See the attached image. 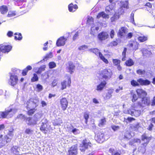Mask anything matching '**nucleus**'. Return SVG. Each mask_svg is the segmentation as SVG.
Listing matches in <instances>:
<instances>
[{"label":"nucleus","instance_id":"obj_1","mask_svg":"<svg viewBox=\"0 0 155 155\" xmlns=\"http://www.w3.org/2000/svg\"><path fill=\"white\" fill-rule=\"evenodd\" d=\"M38 98H31L24 103V105L28 110L31 108H36L38 106Z\"/></svg>","mask_w":155,"mask_h":155},{"label":"nucleus","instance_id":"obj_2","mask_svg":"<svg viewBox=\"0 0 155 155\" xmlns=\"http://www.w3.org/2000/svg\"><path fill=\"white\" fill-rule=\"evenodd\" d=\"M89 51L94 53L96 55L98 56L106 64H108V61L105 58L102 54L99 51L98 49L97 48H91L89 50Z\"/></svg>","mask_w":155,"mask_h":155},{"label":"nucleus","instance_id":"obj_3","mask_svg":"<svg viewBox=\"0 0 155 155\" xmlns=\"http://www.w3.org/2000/svg\"><path fill=\"white\" fill-rule=\"evenodd\" d=\"M18 118L23 119L24 120H25L28 124L29 125H35L37 123V121L34 118V119H32L31 117H27L22 114H20L18 116Z\"/></svg>","mask_w":155,"mask_h":155},{"label":"nucleus","instance_id":"obj_4","mask_svg":"<svg viewBox=\"0 0 155 155\" xmlns=\"http://www.w3.org/2000/svg\"><path fill=\"white\" fill-rule=\"evenodd\" d=\"M112 74V71L110 69H105L101 72L102 77L107 80L111 78Z\"/></svg>","mask_w":155,"mask_h":155},{"label":"nucleus","instance_id":"obj_5","mask_svg":"<svg viewBox=\"0 0 155 155\" xmlns=\"http://www.w3.org/2000/svg\"><path fill=\"white\" fill-rule=\"evenodd\" d=\"M18 81V78L17 75L13 74H10V78L8 81L9 84L14 86L17 84Z\"/></svg>","mask_w":155,"mask_h":155},{"label":"nucleus","instance_id":"obj_6","mask_svg":"<svg viewBox=\"0 0 155 155\" xmlns=\"http://www.w3.org/2000/svg\"><path fill=\"white\" fill-rule=\"evenodd\" d=\"M124 113L125 114H129L132 116L138 117L140 115L141 111L140 110H136L134 109H127V110H125L124 111Z\"/></svg>","mask_w":155,"mask_h":155},{"label":"nucleus","instance_id":"obj_7","mask_svg":"<svg viewBox=\"0 0 155 155\" xmlns=\"http://www.w3.org/2000/svg\"><path fill=\"white\" fill-rule=\"evenodd\" d=\"M95 138L97 141L100 143H102L105 140H107V138H106L105 136H104V134L100 132L95 136Z\"/></svg>","mask_w":155,"mask_h":155},{"label":"nucleus","instance_id":"obj_8","mask_svg":"<svg viewBox=\"0 0 155 155\" xmlns=\"http://www.w3.org/2000/svg\"><path fill=\"white\" fill-rule=\"evenodd\" d=\"M77 153L78 146L77 144H75L69 149L67 155H76Z\"/></svg>","mask_w":155,"mask_h":155},{"label":"nucleus","instance_id":"obj_9","mask_svg":"<svg viewBox=\"0 0 155 155\" xmlns=\"http://www.w3.org/2000/svg\"><path fill=\"white\" fill-rule=\"evenodd\" d=\"M17 111V110L15 109H10L5 110V113L6 114V118H9L12 117Z\"/></svg>","mask_w":155,"mask_h":155},{"label":"nucleus","instance_id":"obj_10","mask_svg":"<svg viewBox=\"0 0 155 155\" xmlns=\"http://www.w3.org/2000/svg\"><path fill=\"white\" fill-rule=\"evenodd\" d=\"M60 103L62 110H65L68 107V102L67 99L63 97L60 99Z\"/></svg>","mask_w":155,"mask_h":155},{"label":"nucleus","instance_id":"obj_11","mask_svg":"<svg viewBox=\"0 0 155 155\" xmlns=\"http://www.w3.org/2000/svg\"><path fill=\"white\" fill-rule=\"evenodd\" d=\"M97 37L99 40L102 41L107 39L109 37V35L107 32H102L98 34Z\"/></svg>","mask_w":155,"mask_h":155},{"label":"nucleus","instance_id":"obj_12","mask_svg":"<svg viewBox=\"0 0 155 155\" xmlns=\"http://www.w3.org/2000/svg\"><path fill=\"white\" fill-rule=\"evenodd\" d=\"M67 39L62 36L59 38L57 41L56 45L58 46H61L64 45Z\"/></svg>","mask_w":155,"mask_h":155},{"label":"nucleus","instance_id":"obj_13","mask_svg":"<svg viewBox=\"0 0 155 155\" xmlns=\"http://www.w3.org/2000/svg\"><path fill=\"white\" fill-rule=\"evenodd\" d=\"M71 84V80L70 78H68L67 81H64L61 84V89L63 90L66 88V87L70 86Z\"/></svg>","mask_w":155,"mask_h":155},{"label":"nucleus","instance_id":"obj_14","mask_svg":"<svg viewBox=\"0 0 155 155\" xmlns=\"http://www.w3.org/2000/svg\"><path fill=\"white\" fill-rule=\"evenodd\" d=\"M139 84V85L142 86H147L149 85L150 82L147 79H143L142 78H139L137 80Z\"/></svg>","mask_w":155,"mask_h":155},{"label":"nucleus","instance_id":"obj_15","mask_svg":"<svg viewBox=\"0 0 155 155\" xmlns=\"http://www.w3.org/2000/svg\"><path fill=\"white\" fill-rule=\"evenodd\" d=\"M139 44L136 41H134L130 43L128 45V46L131 49L136 50L138 48Z\"/></svg>","mask_w":155,"mask_h":155},{"label":"nucleus","instance_id":"obj_16","mask_svg":"<svg viewBox=\"0 0 155 155\" xmlns=\"http://www.w3.org/2000/svg\"><path fill=\"white\" fill-rule=\"evenodd\" d=\"M138 95L139 97H145L147 95V93L142 89H138L136 90Z\"/></svg>","mask_w":155,"mask_h":155},{"label":"nucleus","instance_id":"obj_17","mask_svg":"<svg viewBox=\"0 0 155 155\" xmlns=\"http://www.w3.org/2000/svg\"><path fill=\"white\" fill-rule=\"evenodd\" d=\"M142 103L140 104V106L144 107L146 105H148L150 103V100L149 98L145 97H142Z\"/></svg>","mask_w":155,"mask_h":155},{"label":"nucleus","instance_id":"obj_18","mask_svg":"<svg viewBox=\"0 0 155 155\" xmlns=\"http://www.w3.org/2000/svg\"><path fill=\"white\" fill-rule=\"evenodd\" d=\"M12 47L9 45L2 46L1 47L0 51L2 52H8L12 49Z\"/></svg>","mask_w":155,"mask_h":155},{"label":"nucleus","instance_id":"obj_19","mask_svg":"<svg viewBox=\"0 0 155 155\" xmlns=\"http://www.w3.org/2000/svg\"><path fill=\"white\" fill-rule=\"evenodd\" d=\"M75 66L73 63L71 62H69L68 63V66L67 67V71L70 72L71 74L73 73L74 71Z\"/></svg>","mask_w":155,"mask_h":155},{"label":"nucleus","instance_id":"obj_20","mask_svg":"<svg viewBox=\"0 0 155 155\" xmlns=\"http://www.w3.org/2000/svg\"><path fill=\"white\" fill-rule=\"evenodd\" d=\"M106 84V81H105L101 82L100 84L97 85L96 90L98 91H101L104 89Z\"/></svg>","mask_w":155,"mask_h":155},{"label":"nucleus","instance_id":"obj_21","mask_svg":"<svg viewBox=\"0 0 155 155\" xmlns=\"http://www.w3.org/2000/svg\"><path fill=\"white\" fill-rule=\"evenodd\" d=\"M127 29L125 27H123L121 28L119 30V31L117 34L119 37H120L123 36L124 34L127 32Z\"/></svg>","mask_w":155,"mask_h":155},{"label":"nucleus","instance_id":"obj_22","mask_svg":"<svg viewBox=\"0 0 155 155\" xmlns=\"http://www.w3.org/2000/svg\"><path fill=\"white\" fill-rule=\"evenodd\" d=\"M101 17L105 19H108L109 18V15L106 14L104 12H100L97 16V18H99Z\"/></svg>","mask_w":155,"mask_h":155},{"label":"nucleus","instance_id":"obj_23","mask_svg":"<svg viewBox=\"0 0 155 155\" xmlns=\"http://www.w3.org/2000/svg\"><path fill=\"white\" fill-rule=\"evenodd\" d=\"M68 9L70 12H74L78 8L77 5H73L72 3L68 5Z\"/></svg>","mask_w":155,"mask_h":155},{"label":"nucleus","instance_id":"obj_24","mask_svg":"<svg viewBox=\"0 0 155 155\" xmlns=\"http://www.w3.org/2000/svg\"><path fill=\"white\" fill-rule=\"evenodd\" d=\"M142 139L145 142V143H143V145L145 146H147L150 140L149 138L147 137L145 134H143L142 136Z\"/></svg>","mask_w":155,"mask_h":155},{"label":"nucleus","instance_id":"obj_25","mask_svg":"<svg viewBox=\"0 0 155 155\" xmlns=\"http://www.w3.org/2000/svg\"><path fill=\"white\" fill-rule=\"evenodd\" d=\"M8 11L7 7L5 5H2L0 6V12L2 14L6 13Z\"/></svg>","mask_w":155,"mask_h":155},{"label":"nucleus","instance_id":"obj_26","mask_svg":"<svg viewBox=\"0 0 155 155\" xmlns=\"http://www.w3.org/2000/svg\"><path fill=\"white\" fill-rule=\"evenodd\" d=\"M32 69V67L31 66L28 65L27 67L24 69L22 71V74L23 75L25 76L27 74L28 71L31 70Z\"/></svg>","mask_w":155,"mask_h":155},{"label":"nucleus","instance_id":"obj_27","mask_svg":"<svg viewBox=\"0 0 155 155\" xmlns=\"http://www.w3.org/2000/svg\"><path fill=\"white\" fill-rule=\"evenodd\" d=\"M47 127V124H42L40 128L41 130L45 134L47 133L48 130V129Z\"/></svg>","mask_w":155,"mask_h":155},{"label":"nucleus","instance_id":"obj_28","mask_svg":"<svg viewBox=\"0 0 155 155\" xmlns=\"http://www.w3.org/2000/svg\"><path fill=\"white\" fill-rule=\"evenodd\" d=\"M138 40L140 42H143L147 40V36L141 35L138 38Z\"/></svg>","mask_w":155,"mask_h":155},{"label":"nucleus","instance_id":"obj_29","mask_svg":"<svg viewBox=\"0 0 155 155\" xmlns=\"http://www.w3.org/2000/svg\"><path fill=\"white\" fill-rule=\"evenodd\" d=\"M141 51L143 55L146 56L149 55L152 53L150 51H148L145 48L142 49Z\"/></svg>","mask_w":155,"mask_h":155},{"label":"nucleus","instance_id":"obj_30","mask_svg":"<svg viewBox=\"0 0 155 155\" xmlns=\"http://www.w3.org/2000/svg\"><path fill=\"white\" fill-rule=\"evenodd\" d=\"M106 121L104 117L101 119L99 121L98 125L99 127H101L106 124Z\"/></svg>","mask_w":155,"mask_h":155},{"label":"nucleus","instance_id":"obj_31","mask_svg":"<svg viewBox=\"0 0 155 155\" xmlns=\"http://www.w3.org/2000/svg\"><path fill=\"white\" fill-rule=\"evenodd\" d=\"M82 144L84 147L86 148H88L91 147V143L89 142H87V141L85 140L83 141Z\"/></svg>","mask_w":155,"mask_h":155},{"label":"nucleus","instance_id":"obj_32","mask_svg":"<svg viewBox=\"0 0 155 155\" xmlns=\"http://www.w3.org/2000/svg\"><path fill=\"white\" fill-rule=\"evenodd\" d=\"M105 11L108 15H110L113 12L112 7L110 6H107L105 8Z\"/></svg>","mask_w":155,"mask_h":155},{"label":"nucleus","instance_id":"obj_33","mask_svg":"<svg viewBox=\"0 0 155 155\" xmlns=\"http://www.w3.org/2000/svg\"><path fill=\"white\" fill-rule=\"evenodd\" d=\"M53 123L55 126L60 125L62 123V120L60 118H58V119L55 120Z\"/></svg>","mask_w":155,"mask_h":155},{"label":"nucleus","instance_id":"obj_34","mask_svg":"<svg viewBox=\"0 0 155 155\" xmlns=\"http://www.w3.org/2000/svg\"><path fill=\"white\" fill-rule=\"evenodd\" d=\"M42 116V115L40 113H37L35 114L34 118L37 121L39 120Z\"/></svg>","mask_w":155,"mask_h":155},{"label":"nucleus","instance_id":"obj_35","mask_svg":"<svg viewBox=\"0 0 155 155\" xmlns=\"http://www.w3.org/2000/svg\"><path fill=\"white\" fill-rule=\"evenodd\" d=\"M125 64L128 66H131L134 64L133 60L131 59H129L126 61Z\"/></svg>","mask_w":155,"mask_h":155},{"label":"nucleus","instance_id":"obj_36","mask_svg":"<svg viewBox=\"0 0 155 155\" xmlns=\"http://www.w3.org/2000/svg\"><path fill=\"white\" fill-rule=\"evenodd\" d=\"M18 148L17 146L13 147L11 149V151L13 153L17 154L18 152Z\"/></svg>","mask_w":155,"mask_h":155},{"label":"nucleus","instance_id":"obj_37","mask_svg":"<svg viewBox=\"0 0 155 155\" xmlns=\"http://www.w3.org/2000/svg\"><path fill=\"white\" fill-rule=\"evenodd\" d=\"M14 35H17L15 37V40H20L22 39V37L21 34L15 33Z\"/></svg>","mask_w":155,"mask_h":155},{"label":"nucleus","instance_id":"obj_38","mask_svg":"<svg viewBox=\"0 0 155 155\" xmlns=\"http://www.w3.org/2000/svg\"><path fill=\"white\" fill-rule=\"evenodd\" d=\"M28 114L30 116L32 115L36 110L35 108H32L28 109Z\"/></svg>","mask_w":155,"mask_h":155},{"label":"nucleus","instance_id":"obj_39","mask_svg":"<svg viewBox=\"0 0 155 155\" xmlns=\"http://www.w3.org/2000/svg\"><path fill=\"white\" fill-rule=\"evenodd\" d=\"M45 65H43L41 66L40 67L38 71L36 72L38 74H40L42 72L44 71L45 70Z\"/></svg>","mask_w":155,"mask_h":155},{"label":"nucleus","instance_id":"obj_40","mask_svg":"<svg viewBox=\"0 0 155 155\" xmlns=\"http://www.w3.org/2000/svg\"><path fill=\"white\" fill-rule=\"evenodd\" d=\"M38 78L37 75L36 74H34L32 78L31 79V82H34L38 81Z\"/></svg>","mask_w":155,"mask_h":155},{"label":"nucleus","instance_id":"obj_41","mask_svg":"<svg viewBox=\"0 0 155 155\" xmlns=\"http://www.w3.org/2000/svg\"><path fill=\"white\" fill-rule=\"evenodd\" d=\"M140 127V123H137L136 124H133L131 126V127L134 130H137Z\"/></svg>","mask_w":155,"mask_h":155},{"label":"nucleus","instance_id":"obj_42","mask_svg":"<svg viewBox=\"0 0 155 155\" xmlns=\"http://www.w3.org/2000/svg\"><path fill=\"white\" fill-rule=\"evenodd\" d=\"M140 143V140L139 139H134L133 140H132L130 142L129 144L131 145H133L135 143Z\"/></svg>","mask_w":155,"mask_h":155},{"label":"nucleus","instance_id":"obj_43","mask_svg":"<svg viewBox=\"0 0 155 155\" xmlns=\"http://www.w3.org/2000/svg\"><path fill=\"white\" fill-rule=\"evenodd\" d=\"M33 132V130L29 128H27L25 131V133L29 135L32 134Z\"/></svg>","mask_w":155,"mask_h":155},{"label":"nucleus","instance_id":"obj_44","mask_svg":"<svg viewBox=\"0 0 155 155\" xmlns=\"http://www.w3.org/2000/svg\"><path fill=\"white\" fill-rule=\"evenodd\" d=\"M42 77L43 79L45 80L48 78L49 76L48 74V72H45L43 74H42Z\"/></svg>","mask_w":155,"mask_h":155},{"label":"nucleus","instance_id":"obj_45","mask_svg":"<svg viewBox=\"0 0 155 155\" xmlns=\"http://www.w3.org/2000/svg\"><path fill=\"white\" fill-rule=\"evenodd\" d=\"M93 22V18L90 16H89L87 20V23L91 25Z\"/></svg>","mask_w":155,"mask_h":155},{"label":"nucleus","instance_id":"obj_46","mask_svg":"<svg viewBox=\"0 0 155 155\" xmlns=\"http://www.w3.org/2000/svg\"><path fill=\"white\" fill-rule=\"evenodd\" d=\"M131 84L133 86H139V84L138 82V81H136L134 80H132L131 81Z\"/></svg>","mask_w":155,"mask_h":155},{"label":"nucleus","instance_id":"obj_47","mask_svg":"<svg viewBox=\"0 0 155 155\" xmlns=\"http://www.w3.org/2000/svg\"><path fill=\"white\" fill-rule=\"evenodd\" d=\"M137 73L139 75H143L145 73V71L144 70L139 69L137 71Z\"/></svg>","mask_w":155,"mask_h":155},{"label":"nucleus","instance_id":"obj_48","mask_svg":"<svg viewBox=\"0 0 155 155\" xmlns=\"http://www.w3.org/2000/svg\"><path fill=\"white\" fill-rule=\"evenodd\" d=\"M127 51V48H124L123 51L122 52V60L123 61H124L126 60V53Z\"/></svg>","mask_w":155,"mask_h":155},{"label":"nucleus","instance_id":"obj_49","mask_svg":"<svg viewBox=\"0 0 155 155\" xmlns=\"http://www.w3.org/2000/svg\"><path fill=\"white\" fill-rule=\"evenodd\" d=\"M16 12L15 11H9L8 12V17H12L15 16L16 15Z\"/></svg>","mask_w":155,"mask_h":155},{"label":"nucleus","instance_id":"obj_50","mask_svg":"<svg viewBox=\"0 0 155 155\" xmlns=\"http://www.w3.org/2000/svg\"><path fill=\"white\" fill-rule=\"evenodd\" d=\"M88 48V47L87 45H82L78 48V49L79 51H84L86 49H87Z\"/></svg>","mask_w":155,"mask_h":155},{"label":"nucleus","instance_id":"obj_51","mask_svg":"<svg viewBox=\"0 0 155 155\" xmlns=\"http://www.w3.org/2000/svg\"><path fill=\"white\" fill-rule=\"evenodd\" d=\"M124 137L126 138L130 139L132 137V136L128 131H127L125 134Z\"/></svg>","mask_w":155,"mask_h":155},{"label":"nucleus","instance_id":"obj_52","mask_svg":"<svg viewBox=\"0 0 155 155\" xmlns=\"http://www.w3.org/2000/svg\"><path fill=\"white\" fill-rule=\"evenodd\" d=\"M49 66L50 68H53L56 66V64L54 62H51L49 63Z\"/></svg>","mask_w":155,"mask_h":155},{"label":"nucleus","instance_id":"obj_53","mask_svg":"<svg viewBox=\"0 0 155 155\" xmlns=\"http://www.w3.org/2000/svg\"><path fill=\"white\" fill-rule=\"evenodd\" d=\"M72 132L74 134L76 135L79 134L80 133V131L79 130L74 127Z\"/></svg>","mask_w":155,"mask_h":155},{"label":"nucleus","instance_id":"obj_54","mask_svg":"<svg viewBox=\"0 0 155 155\" xmlns=\"http://www.w3.org/2000/svg\"><path fill=\"white\" fill-rule=\"evenodd\" d=\"M114 149H109V151L111 153H112V155H120V153H119L118 152H114Z\"/></svg>","mask_w":155,"mask_h":155},{"label":"nucleus","instance_id":"obj_55","mask_svg":"<svg viewBox=\"0 0 155 155\" xmlns=\"http://www.w3.org/2000/svg\"><path fill=\"white\" fill-rule=\"evenodd\" d=\"M143 147H139L138 148L139 151L141 152L142 153H145L146 149H145V147L143 145Z\"/></svg>","mask_w":155,"mask_h":155},{"label":"nucleus","instance_id":"obj_56","mask_svg":"<svg viewBox=\"0 0 155 155\" xmlns=\"http://www.w3.org/2000/svg\"><path fill=\"white\" fill-rule=\"evenodd\" d=\"M119 16L117 15H114V16L111 17L110 18L111 21L113 22L119 18Z\"/></svg>","mask_w":155,"mask_h":155},{"label":"nucleus","instance_id":"obj_57","mask_svg":"<svg viewBox=\"0 0 155 155\" xmlns=\"http://www.w3.org/2000/svg\"><path fill=\"white\" fill-rule=\"evenodd\" d=\"M36 88L38 91H40L43 90V87L41 85L38 84L36 85Z\"/></svg>","mask_w":155,"mask_h":155},{"label":"nucleus","instance_id":"obj_58","mask_svg":"<svg viewBox=\"0 0 155 155\" xmlns=\"http://www.w3.org/2000/svg\"><path fill=\"white\" fill-rule=\"evenodd\" d=\"M113 62L114 65H118L120 64V61L119 60L117 59H113Z\"/></svg>","mask_w":155,"mask_h":155},{"label":"nucleus","instance_id":"obj_59","mask_svg":"<svg viewBox=\"0 0 155 155\" xmlns=\"http://www.w3.org/2000/svg\"><path fill=\"white\" fill-rule=\"evenodd\" d=\"M84 118L85 120V122L86 123H87V120L89 117V114L87 113L86 112L84 114Z\"/></svg>","mask_w":155,"mask_h":155},{"label":"nucleus","instance_id":"obj_60","mask_svg":"<svg viewBox=\"0 0 155 155\" xmlns=\"http://www.w3.org/2000/svg\"><path fill=\"white\" fill-rule=\"evenodd\" d=\"M95 29L97 31H98L99 29V27H96L95 28H94V27H92L91 28V34H92L93 35H94V31H94Z\"/></svg>","mask_w":155,"mask_h":155},{"label":"nucleus","instance_id":"obj_61","mask_svg":"<svg viewBox=\"0 0 155 155\" xmlns=\"http://www.w3.org/2000/svg\"><path fill=\"white\" fill-rule=\"evenodd\" d=\"M6 114L5 112H0V119L6 118Z\"/></svg>","mask_w":155,"mask_h":155},{"label":"nucleus","instance_id":"obj_62","mask_svg":"<svg viewBox=\"0 0 155 155\" xmlns=\"http://www.w3.org/2000/svg\"><path fill=\"white\" fill-rule=\"evenodd\" d=\"M53 56L51 52H50L49 54H47L45 57V58L47 59L49 58H51Z\"/></svg>","mask_w":155,"mask_h":155},{"label":"nucleus","instance_id":"obj_63","mask_svg":"<svg viewBox=\"0 0 155 155\" xmlns=\"http://www.w3.org/2000/svg\"><path fill=\"white\" fill-rule=\"evenodd\" d=\"M111 128L114 131H115L118 129H119L120 127H119L118 126H115V125H112L111 126Z\"/></svg>","mask_w":155,"mask_h":155},{"label":"nucleus","instance_id":"obj_64","mask_svg":"<svg viewBox=\"0 0 155 155\" xmlns=\"http://www.w3.org/2000/svg\"><path fill=\"white\" fill-rule=\"evenodd\" d=\"M11 139V138L9 137L7 135L5 136V140L6 143L10 142Z\"/></svg>","mask_w":155,"mask_h":155}]
</instances>
